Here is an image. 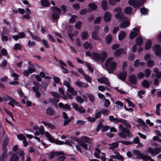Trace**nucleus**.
I'll return each instance as SVG.
<instances>
[{"instance_id":"9b49d317","label":"nucleus","mask_w":161,"mask_h":161,"mask_svg":"<svg viewBox=\"0 0 161 161\" xmlns=\"http://www.w3.org/2000/svg\"><path fill=\"white\" fill-rule=\"evenodd\" d=\"M73 107L75 110L79 112L80 113H83L85 112V109L82 106H78L77 104L75 103H73L72 104Z\"/></svg>"},{"instance_id":"c756f323","label":"nucleus","mask_w":161,"mask_h":161,"mask_svg":"<svg viewBox=\"0 0 161 161\" xmlns=\"http://www.w3.org/2000/svg\"><path fill=\"white\" fill-rule=\"evenodd\" d=\"M130 81L132 84H135L136 83V78L135 75H132L129 77Z\"/></svg>"},{"instance_id":"6ab92c4d","label":"nucleus","mask_w":161,"mask_h":161,"mask_svg":"<svg viewBox=\"0 0 161 161\" xmlns=\"http://www.w3.org/2000/svg\"><path fill=\"white\" fill-rule=\"evenodd\" d=\"M3 151L2 155L0 157V161H5L8 156L6 150H3Z\"/></svg>"},{"instance_id":"13d9d810","label":"nucleus","mask_w":161,"mask_h":161,"mask_svg":"<svg viewBox=\"0 0 161 161\" xmlns=\"http://www.w3.org/2000/svg\"><path fill=\"white\" fill-rule=\"evenodd\" d=\"M84 46L86 49H90L92 48V47L91 45L88 42H86L84 44Z\"/></svg>"},{"instance_id":"c85d7f7f","label":"nucleus","mask_w":161,"mask_h":161,"mask_svg":"<svg viewBox=\"0 0 161 161\" xmlns=\"http://www.w3.org/2000/svg\"><path fill=\"white\" fill-rule=\"evenodd\" d=\"M46 114L50 115H52L54 114L55 111L52 108H48L46 110Z\"/></svg>"},{"instance_id":"de8ad7c7","label":"nucleus","mask_w":161,"mask_h":161,"mask_svg":"<svg viewBox=\"0 0 161 161\" xmlns=\"http://www.w3.org/2000/svg\"><path fill=\"white\" fill-rule=\"evenodd\" d=\"M161 106L160 103H158L156 106L155 113L158 115H160V107Z\"/></svg>"},{"instance_id":"9d476101","label":"nucleus","mask_w":161,"mask_h":161,"mask_svg":"<svg viewBox=\"0 0 161 161\" xmlns=\"http://www.w3.org/2000/svg\"><path fill=\"white\" fill-rule=\"evenodd\" d=\"M53 10L55 12L52 15V17L54 20H57L59 19V15L56 13L58 12L59 14H60L61 12V9L58 8L56 7L54 8Z\"/></svg>"},{"instance_id":"bf43d9fd","label":"nucleus","mask_w":161,"mask_h":161,"mask_svg":"<svg viewBox=\"0 0 161 161\" xmlns=\"http://www.w3.org/2000/svg\"><path fill=\"white\" fill-rule=\"evenodd\" d=\"M125 101L128 103L129 106L133 107H135V105L130 100H129L128 99H125Z\"/></svg>"},{"instance_id":"412c9836","label":"nucleus","mask_w":161,"mask_h":161,"mask_svg":"<svg viewBox=\"0 0 161 161\" xmlns=\"http://www.w3.org/2000/svg\"><path fill=\"white\" fill-rule=\"evenodd\" d=\"M91 36L92 39L93 40L98 41L101 40V39L99 37L98 35L97 32L96 31H94L92 32Z\"/></svg>"},{"instance_id":"dca6fc26","label":"nucleus","mask_w":161,"mask_h":161,"mask_svg":"<svg viewBox=\"0 0 161 161\" xmlns=\"http://www.w3.org/2000/svg\"><path fill=\"white\" fill-rule=\"evenodd\" d=\"M127 75L126 71H123L122 72H120L118 77L119 79L125 81V80Z\"/></svg>"},{"instance_id":"b1692460","label":"nucleus","mask_w":161,"mask_h":161,"mask_svg":"<svg viewBox=\"0 0 161 161\" xmlns=\"http://www.w3.org/2000/svg\"><path fill=\"white\" fill-rule=\"evenodd\" d=\"M33 91L36 93L35 97L37 98H39L41 96V93L39 92V89L36 87L33 86L32 87Z\"/></svg>"},{"instance_id":"c9c22d12","label":"nucleus","mask_w":161,"mask_h":161,"mask_svg":"<svg viewBox=\"0 0 161 161\" xmlns=\"http://www.w3.org/2000/svg\"><path fill=\"white\" fill-rule=\"evenodd\" d=\"M80 36L83 40H85L87 39L88 37V32L86 31L82 32Z\"/></svg>"},{"instance_id":"603ef678","label":"nucleus","mask_w":161,"mask_h":161,"mask_svg":"<svg viewBox=\"0 0 161 161\" xmlns=\"http://www.w3.org/2000/svg\"><path fill=\"white\" fill-rule=\"evenodd\" d=\"M142 85L143 87L145 88H148L150 86L149 82L146 80L143 81L142 83Z\"/></svg>"},{"instance_id":"7c9ffc66","label":"nucleus","mask_w":161,"mask_h":161,"mask_svg":"<svg viewBox=\"0 0 161 161\" xmlns=\"http://www.w3.org/2000/svg\"><path fill=\"white\" fill-rule=\"evenodd\" d=\"M45 136L48 138V140L52 143H53L54 139L52 137L50 134L47 131L45 132Z\"/></svg>"},{"instance_id":"4468645a","label":"nucleus","mask_w":161,"mask_h":161,"mask_svg":"<svg viewBox=\"0 0 161 161\" xmlns=\"http://www.w3.org/2000/svg\"><path fill=\"white\" fill-rule=\"evenodd\" d=\"M153 49L157 56H161V47L159 45H156L153 47Z\"/></svg>"},{"instance_id":"6e6d98bb","label":"nucleus","mask_w":161,"mask_h":161,"mask_svg":"<svg viewBox=\"0 0 161 161\" xmlns=\"http://www.w3.org/2000/svg\"><path fill=\"white\" fill-rule=\"evenodd\" d=\"M13 49L15 50L20 49L22 48L21 45L19 43H16L14 46Z\"/></svg>"},{"instance_id":"2f4dec72","label":"nucleus","mask_w":161,"mask_h":161,"mask_svg":"<svg viewBox=\"0 0 161 161\" xmlns=\"http://www.w3.org/2000/svg\"><path fill=\"white\" fill-rule=\"evenodd\" d=\"M100 55L101 56V61L103 62L107 58V54L106 52L103 51L100 53Z\"/></svg>"},{"instance_id":"4be33fe9","label":"nucleus","mask_w":161,"mask_h":161,"mask_svg":"<svg viewBox=\"0 0 161 161\" xmlns=\"http://www.w3.org/2000/svg\"><path fill=\"white\" fill-rule=\"evenodd\" d=\"M120 141H119L115 142H113L112 143L108 144V145L109 146V149H110L113 150L114 149L117 148L118 147V144Z\"/></svg>"},{"instance_id":"6e6552de","label":"nucleus","mask_w":161,"mask_h":161,"mask_svg":"<svg viewBox=\"0 0 161 161\" xmlns=\"http://www.w3.org/2000/svg\"><path fill=\"white\" fill-rule=\"evenodd\" d=\"M76 147L77 150L79 151L80 152H81L82 151L81 147L85 150L88 149L87 144L81 141H79L78 142V145H76Z\"/></svg>"},{"instance_id":"09e8293b","label":"nucleus","mask_w":161,"mask_h":161,"mask_svg":"<svg viewBox=\"0 0 161 161\" xmlns=\"http://www.w3.org/2000/svg\"><path fill=\"white\" fill-rule=\"evenodd\" d=\"M17 138L20 141H23L24 140H26L25 136L23 134H20L17 135Z\"/></svg>"},{"instance_id":"a878e982","label":"nucleus","mask_w":161,"mask_h":161,"mask_svg":"<svg viewBox=\"0 0 161 161\" xmlns=\"http://www.w3.org/2000/svg\"><path fill=\"white\" fill-rule=\"evenodd\" d=\"M63 153L61 151L57 152H53L50 153L49 157V159H52L53 158L55 155L58 156L59 155L63 154Z\"/></svg>"},{"instance_id":"0e129e2a","label":"nucleus","mask_w":161,"mask_h":161,"mask_svg":"<svg viewBox=\"0 0 161 161\" xmlns=\"http://www.w3.org/2000/svg\"><path fill=\"white\" fill-rule=\"evenodd\" d=\"M98 89L100 91L102 92L104 91L106 89L109 90L108 89L106 86H99L98 87Z\"/></svg>"},{"instance_id":"8fccbe9b","label":"nucleus","mask_w":161,"mask_h":161,"mask_svg":"<svg viewBox=\"0 0 161 161\" xmlns=\"http://www.w3.org/2000/svg\"><path fill=\"white\" fill-rule=\"evenodd\" d=\"M114 153L115 154V155L117 156L118 159L123 160L124 158L121 155H120L119 153L116 151H114Z\"/></svg>"},{"instance_id":"cd10ccee","label":"nucleus","mask_w":161,"mask_h":161,"mask_svg":"<svg viewBox=\"0 0 161 161\" xmlns=\"http://www.w3.org/2000/svg\"><path fill=\"white\" fill-rule=\"evenodd\" d=\"M116 18L119 19H122L123 20H125L126 19V18L124 16L123 13L122 12L118 13L115 15Z\"/></svg>"},{"instance_id":"69168bd1","label":"nucleus","mask_w":161,"mask_h":161,"mask_svg":"<svg viewBox=\"0 0 161 161\" xmlns=\"http://www.w3.org/2000/svg\"><path fill=\"white\" fill-rule=\"evenodd\" d=\"M154 64V61L152 60H148L147 62V65L148 67H152Z\"/></svg>"},{"instance_id":"5fc2aeb1","label":"nucleus","mask_w":161,"mask_h":161,"mask_svg":"<svg viewBox=\"0 0 161 161\" xmlns=\"http://www.w3.org/2000/svg\"><path fill=\"white\" fill-rule=\"evenodd\" d=\"M86 95L92 102H93L94 101L95 98L93 94L91 93H87Z\"/></svg>"},{"instance_id":"a18cd8bd","label":"nucleus","mask_w":161,"mask_h":161,"mask_svg":"<svg viewBox=\"0 0 161 161\" xmlns=\"http://www.w3.org/2000/svg\"><path fill=\"white\" fill-rule=\"evenodd\" d=\"M95 152L94 153L95 156L98 158H99L100 157L99 154L101 152L100 150L96 147L95 148Z\"/></svg>"},{"instance_id":"1a4fd4ad","label":"nucleus","mask_w":161,"mask_h":161,"mask_svg":"<svg viewBox=\"0 0 161 161\" xmlns=\"http://www.w3.org/2000/svg\"><path fill=\"white\" fill-rule=\"evenodd\" d=\"M63 84L67 87V91L71 93L73 95L75 96L77 94L76 91H74V88L71 87L70 84L68 82L64 81L63 82Z\"/></svg>"},{"instance_id":"052dcab7","label":"nucleus","mask_w":161,"mask_h":161,"mask_svg":"<svg viewBox=\"0 0 161 161\" xmlns=\"http://www.w3.org/2000/svg\"><path fill=\"white\" fill-rule=\"evenodd\" d=\"M35 42L34 41H31V40H29L28 41L27 46L29 47H31L34 46L35 45Z\"/></svg>"},{"instance_id":"4c0bfd02","label":"nucleus","mask_w":161,"mask_h":161,"mask_svg":"<svg viewBox=\"0 0 161 161\" xmlns=\"http://www.w3.org/2000/svg\"><path fill=\"white\" fill-rule=\"evenodd\" d=\"M19 155L21 157V158L19 161H24L25 154L23 150H20L19 152Z\"/></svg>"},{"instance_id":"864d4df0","label":"nucleus","mask_w":161,"mask_h":161,"mask_svg":"<svg viewBox=\"0 0 161 161\" xmlns=\"http://www.w3.org/2000/svg\"><path fill=\"white\" fill-rule=\"evenodd\" d=\"M151 73V70L149 69H147L145 70V73L146 77L147 78L149 77Z\"/></svg>"},{"instance_id":"5701e85b","label":"nucleus","mask_w":161,"mask_h":161,"mask_svg":"<svg viewBox=\"0 0 161 161\" xmlns=\"http://www.w3.org/2000/svg\"><path fill=\"white\" fill-rule=\"evenodd\" d=\"M92 58L95 61H101V56L99 53L94 52L92 53Z\"/></svg>"},{"instance_id":"ea45409f","label":"nucleus","mask_w":161,"mask_h":161,"mask_svg":"<svg viewBox=\"0 0 161 161\" xmlns=\"http://www.w3.org/2000/svg\"><path fill=\"white\" fill-rule=\"evenodd\" d=\"M101 6L102 8L104 10L108 9V3L106 1H103L101 3Z\"/></svg>"},{"instance_id":"ddd939ff","label":"nucleus","mask_w":161,"mask_h":161,"mask_svg":"<svg viewBox=\"0 0 161 161\" xmlns=\"http://www.w3.org/2000/svg\"><path fill=\"white\" fill-rule=\"evenodd\" d=\"M50 93L54 97V99L53 102L54 103H58L59 101L58 98L61 97V95L58 93L55 92H51Z\"/></svg>"},{"instance_id":"423d86ee","label":"nucleus","mask_w":161,"mask_h":161,"mask_svg":"<svg viewBox=\"0 0 161 161\" xmlns=\"http://www.w3.org/2000/svg\"><path fill=\"white\" fill-rule=\"evenodd\" d=\"M147 152L150 153L153 156H155L161 152V147H155L153 149L149 147L148 148Z\"/></svg>"},{"instance_id":"bb28decb","label":"nucleus","mask_w":161,"mask_h":161,"mask_svg":"<svg viewBox=\"0 0 161 161\" xmlns=\"http://www.w3.org/2000/svg\"><path fill=\"white\" fill-rule=\"evenodd\" d=\"M126 36V33L123 31H120L118 35L119 40L120 41L122 40Z\"/></svg>"},{"instance_id":"3c124183","label":"nucleus","mask_w":161,"mask_h":161,"mask_svg":"<svg viewBox=\"0 0 161 161\" xmlns=\"http://www.w3.org/2000/svg\"><path fill=\"white\" fill-rule=\"evenodd\" d=\"M85 80L90 83H92V78L87 75L85 73L83 75Z\"/></svg>"},{"instance_id":"58836bf2","label":"nucleus","mask_w":161,"mask_h":161,"mask_svg":"<svg viewBox=\"0 0 161 161\" xmlns=\"http://www.w3.org/2000/svg\"><path fill=\"white\" fill-rule=\"evenodd\" d=\"M8 139L7 138H5L4 141L3 146L2 147L3 150H6L7 151V149L6 148V146L8 145Z\"/></svg>"},{"instance_id":"20e7f679","label":"nucleus","mask_w":161,"mask_h":161,"mask_svg":"<svg viewBox=\"0 0 161 161\" xmlns=\"http://www.w3.org/2000/svg\"><path fill=\"white\" fill-rule=\"evenodd\" d=\"M132 153L134 155L136 156L137 159H142L144 161H147L148 160H149L150 161H154V159H152L151 157L144 155L138 150H134Z\"/></svg>"},{"instance_id":"e2e57ef3","label":"nucleus","mask_w":161,"mask_h":161,"mask_svg":"<svg viewBox=\"0 0 161 161\" xmlns=\"http://www.w3.org/2000/svg\"><path fill=\"white\" fill-rule=\"evenodd\" d=\"M140 11L142 14H147L148 13V10L145 8H141Z\"/></svg>"},{"instance_id":"72a5a7b5","label":"nucleus","mask_w":161,"mask_h":161,"mask_svg":"<svg viewBox=\"0 0 161 161\" xmlns=\"http://www.w3.org/2000/svg\"><path fill=\"white\" fill-rule=\"evenodd\" d=\"M124 21L123 22L120 24V27L126 28L129 25V23L128 20L125 19Z\"/></svg>"},{"instance_id":"393cba45","label":"nucleus","mask_w":161,"mask_h":161,"mask_svg":"<svg viewBox=\"0 0 161 161\" xmlns=\"http://www.w3.org/2000/svg\"><path fill=\"white\" fill-rule=\"evenodd\" d=\"M122 53H123L124 54H125L126 52L124 51L123 49L120 48L117 50L116 51L114 52V55L115 56H120Z\"/></svg>"},{"instance_id":"e433bc0d","label":"nucleus","mask_w":161,"mask_h":161,"mask_svg":"<svg viewBox=\"0 0 161 161\" xmlns=\"http://www.w3.org/2000/svg\"><path fill=\"white\" fill-rule=\"evenodd\" d=\"M136 44L140 46L142 44L143 40L141 37H138L136 38Z\"/></svg>"},{"instance_id":"338daca9","label":"nucleus","mask_w":161,"mask_h":161,"mask_svg":"<svg viewBox=\"0 0 161 161\" xmlns=\"http://www.w3.org/2000/svg\"><path fill=\"white\" fill-rule=\"evenodd\" d=\"M110 102L108 99H106L104 100V105L106 107H109L110 105Z\"/></svg>"},{"instance_id":"f03ea898","label":"nucleus","mask_w":161,"mask_h":161,"mask_svg":"<svg viewBox=\"0 0 161 161\" xmlns=\"http://www.w3.org/2000/svg\"><path fill=\"white\" fill-rule=\"evenodd\" d=\"M119 129L120 132L119 133L118 135L120 137L125 139L127 136L128 137L131 136L132 134L130 130L124 127L122 124H120L119 125Z\"/></svg>"},{"instance_id":"774afa93","label":"nucleus","mask_w":161,"mask_h":161,"mask_svg":"<svg viewBox=\"0 0 161 161\" xmlns=\"http://www.w3.org/2000/svg\"><path fill=\"white\" fill-rule=\"evenodd\" d=\"M76 100L78 102L80 103H83L84 101V100L83 98L79 96L76 97Z\"/></svg>"},{"instance_id":"680f3d73","label":"nucleus","mask_w":161,"mask_h":161,"mask_svg":"<svg viewBox=\"0 0 161 161\" xmlns=\"http://www.w3.org/2000/svg\"><path fill=\"white\" fill-rule=\"evenodd\" d=\"M112 37L111 35H109L106 36V42L108 43H110L111 41Z\"/></svg>"},{"instance_id":"39448f33","label":"nucleus","mask_w":161,"mask_h":161,"mask_svg":"<svg viewBox=\"0 0 161 161\" xmlns=\"http://www.w3.org/2000/svg\"><path fill=\"white\" fill-rule=\"evenodd\" d=\"M145 0H129V4L135 8H138L143 3Z\"/></svg>"},{"instance_id":"7ed1b4c3","label":"nucleus","mask_w":161,"mask_h":161,"mask_svg":"<svg viewBox=\"0 0 161 161\" xmlns=\"http://www.w3.org/2000/svg\"><path fill=\"white\" fill-rule=\"evenodd\" d=\"M109 120L115 124L121 123L123 124L126 128H130L131 125L125 119L120 118H114L113 115H110L109 116Z\"/></svg>"},{"instance_id":"f704fd0d","label":"nucleus","mask_w":161,"mask_h":161,"mask_svg":"<svg viewBox=\"0 0 161 161\" xmlns=\"http://www.w3.org/2000/svg\"><path fill=\"white\" fill-rule=\"evenodd\" d=\"M5 99L7 101H9V103H14L15 104H16L17 103L14 99L8 96L5 97Z\"/></svg>"},{"instance_id":"f8f14e48","label":"nucleus","mask_w":161,"mask_h":161,"mask_svg":"<svg viewBox=\"0 0 161 161\" xmlns=\"http://www.w3.org/2000/svg\"><path fill=\"white\" fill-rule=\"evenodd\" d=\"M97 80L100 83L104 84L107 86H110V84L108 79L106 77H102L97 79Z\"/></svg>"},{"instance_id":"a19ab883","label":"nucleus","mask_w":161,"mask_h":161,"mask_svg":"<svg viewBox=\"0 0 161 161\" xmlns=\"http://www.w3.org/2000/svg\"><path fill=\"white\" fill-rule=\"evenodd\" d=\"M41 3L42 5L44 6L47 7L50 5L49 2L48 0H41Z\"/></svg>"},{"instance_id":"2eb2a0df","label":"nucleus","mask_w":161,"mask_h":161,"mask_svg":"<svg viewBox=\"0 0 161 161\" xmlns=\"http://www.w3.org/2000/svg\"><path fill=\"white\" fill-rule=\"evenodd\" d=\"M62 114L63 118L64 119V126H65L68 125L71 121V119H68V116L65 112H63L62 113Z\"/></svg>"},{"instance_id":"473e14b6","label":"nucleus","mask_w":161,"mask_h":161,"mask_svg":"<svg viewBox=\"0 0 161 161\" xmlns=\"http://www.w3.org/2000/svg\"><path fill=\"white\" fill-rule=\"evenodd\" d=\"M42 123L45 126H47L49 127L50 128L52 129H54L55 128V126L53 124L50 123H47L45 121H42Z\"/></svg>"},{"instance_id":"4d7b16f0","label":"nucleus","mask_w":161,"mask_h":161,"mask_svg":"<svg viewBox=\"0 0 161 161\" xmlns=\"http://www.w3.org/2000/svg\"><path fill=\"white\" fill-rule=\"evenodd\" d=\"M132 11V8L131 7H128L126 8L124 10L125 13L127 14H130Z\"/></svg>"},{"instance_id":"c03bdc74","label":"nucleus","mask_w":161,"mask_h":161,"mask_svg":"<svg viewBox=\"0 0 161 161\" xmlns=\"http://www.w3.org/2000/svg\"><path fill=\"white\" fill-rule=\"evenodd\" d=\"M30 34L32 38L35 40L39 42H40L41 41V39L37 36L33 35L32 33L30 31Z\"/></svg>"},{"instance_id":"37998d69","label":"nucleus","mask_w":161,"mask_h":161,"mask_svg":"<svg viewBox=\"0 0 161 161\" xmlns=\"http://www.w3.org/2000/svg\"><path fill=\"white\" fill-rule=\"evenodd\" d=\"M28 69L29 70V72H30V74H31L35 72V68L33 65L30 64V65H29Z\"/></svg>"},{"instance_id":"0eeeda50","label":"nucleus","mask_w":161,"mask_h":161,"mask_svg":"<svg viewBox=\"0 0 161 161\" xmlns=\"http://www.w3.org/2000/svg\"><path fill=\"white\" fill-rule=\"evenodd\" d=\"M140 26H137L133 29V31L131 32L130 34L129 37L130 39H132L135 37L140 35L139 32Z\"/></svg>"},{"instance_id":"aec40b11","label":"nucleus","mask_w":161,"mask_h":161,"mask_svg":"<svg viewBox=\"0 0 161 161\" xmlns=\"http://www.w3.org/2000/svg\"><path fill=\"white\" fill-rule=\"evenodd\" d=\"M19 158L15 153H13L9 158V161H19Z\"/></svg>"},{"instance_id":"f3484780","label":"nucleus","mask_w":161,"mask_h":161,"mask_svg":"<svg viewBox=\"0 0 161 161\" xmlns=\"http://www.w3.org/2000/svg\"><path fill=\"white\" fill-rule=\"evenodd\" d=\"M93 141L92 138H91L86 136H82L80 138L79 141H83L84 142H86L89 143H91V142Z\"/></svg>"},{"instance_id":"49530a36","label":"nucleus","mask_w":161,"mask_h":161,"mask_svg":"<svg viewBox=\"0 0 161 161\" xmlns=\"http://www.w3.org/2000/svg\"><path fill=\"white\" fill-rule=\"evenodd\" d=\"M154 72L155 73L156 76L157 78H161V72L159 71L158 68H155L154 69Z\"/></svg>"},{"instance_id":"a211bd4d","label":"nucleus","mask_w":161,"mask_h":161,"mask_svg":"<svg viewBox=\"0 0 161 161\" xmlns=\"http://www.w3.org/2000/svg\"><path fill=\"white\" fill-rule=\"evenodd\" d=\"M111 15L107 11L105 13L103 17L104 21L106 22H108L111 19Z\"/></svg>"},{"instance_id":"f257e3e1","label":"nucleus","mask_w":161,"mask_h":161,"mask_svg":"<svg viewBox=\"0 0 161 161\" xmlns=\"http://www.w3.org/2000/svg\"><path fill=\"white\" fill-rule=\"evenodd\" d=\"M105 65L108 73H112L116 69L117 63L114 61L113 58H109L106 60Z\"/></svg>"},{"instance_id":"79ce46f5","label":"nucleus","mask_w":161,"mask_h":161,"mask_svg":"<svg viewBox=\"0 0 161 161\" xmlns=\"http://www.w3.org/2000/svg\"><path fill=\"white\" fill-rule=\"evenodd\" d=\"M152 46V42L150 40L147 41L145 44V49L146 50H148Z\"/></svg>"}]
</instances>
